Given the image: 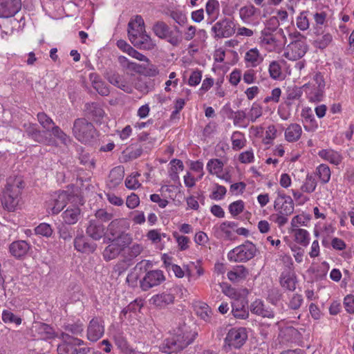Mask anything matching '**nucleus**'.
<instances>
[{
    "instance_id": "nucleus-1",
    "label": "nucleus",
    "mask_w": 354,
    "mask_h": 354,
    "mask_svg": "<svg viewBox=\"0 0 354 354\" xmlns=\"http://www.w3.org/2000/svg\"><path fill=\"white\" fill-rule=\"evenodd\" d=\"M195 336L196 334L191 332L189 327L183 324L177 328L172 337L165 340L162 351L168 354L178 352L192 344Z\"/></svg>"
},
{
    "instance_id": "nucleus-2",
    "label": "nucleus",
    "mask_w": 354,
    "mask_h": 354,
    "mask_svg": "<svg viewBox=\"0 0 354 354\" xmlns=\"http://www.w3.org/2000/svg\"><path fill=\"white\" fill-rule=\"evenodd\" d=\"M72 133L77 140L84 145L92 144L98 137V132L93 124L84 118L75 120Z\"/></svg>"
},
{
    "instance_id": "nucleus-3",
    "label": "nucleus",
    "mask_w": 354,
    "mask_h": 354,
    "mask_svg": "<svg viewBox=\"0 0 354 354\" xmlns=\"http://www.w3.org/2000/svg\"><path fill=\"white\" fill-rule=\"evenodd\" d=\"M129 229V224L127 220L115 219L108 225L106 239L111 242L118 241L123 243V245H128L132 241L131 236L127 233Z\"/></svg>"
},
{
    "instance_id": "nucleus-4",
    "label": "nucleus",
    "mask_w": 354,
    "mask_h": 354,
    "mask_svg": "<svg viewBox=\"0 0 354 354\" xmlns=\"http://www.w3.org/2000/svg\"><path fill=\"white\" fill-rule=\"evenodd\" d=\"M290 37L292 41L285 48L283 56L289 60H298L305 55L308 49L306 37L298 32L290 34Z\"/></svg>"
},
{
    "instance_id": "nucleus-5",
    "label": "nucleus",
    "mask_w": 354,
    "mask_h": 354,
    "mask_svg": "<svg viewBox=\"0 0 354 354\" xmlns=\"http://www.w3.org/2000/svg\"><path fill=\"white\" fill-rule=\"evenodd\" d=\"M302 88L310 102H319L324 97L325 81L321 73L314 75L313 79L303 85Z\"/></svg>"
},
{
    "instance_id": "nucleus-6",
    "label": "nucleus",
    "mask_w": 354,
    "mask_h": 354,
    "mask_svg": "<svg viewBox=\"0 0 354 354\" xmlns=\"http://www.w3.org/2000/svg\"><path fill=\"white\" fill-rule=\"evenodd\" d=\"M59 338L62 339V343L57 346L58 354H86L88 352V348H81L77 349V346L84 344V342L79 338L70 335L68 333L62 332Z\"/></svg>"
},
{
    "instance_id": "nucleus-7",
    "label": "nucleus",
    "mask_w": 354,
    "mask_h": 354,
    "mask_svg": "<svg viewBox=\"0 0 354 354\" xmlns=\"http://www.w3.org/2000/svg\"><path fill=\"white\" fill-rule=\"evenodd\" d=\"M257 250L254 243L246 241L230 250L227 254V258L230 261L247 262L255 257Z\"/></svg>"
},
{
    "instance_id": "nucleus-8",
    "label": "nucleus",
    "mask_w": 354,
    "mask_h": 354,
    "mask_svg": "<svg viewBox=\"0 0 354 354\" xmlns=\"http://www.w3.org/2000/svg\"><path fill=\"white\" fill-rule=\"evenodd\" d=\"M248 339L247 330L245 328H231L225 338V345L230 348H240Z\"/></svg>"
},
{
    "instance_id": "nucleus-9",
    "label": "nucleus",
    "mask_w": 354,
    "mask_h": 354,
    "mask_svg": "<svg viewBox=\"0 0 354 354\" xmlns=\"http://www.w3.org/2000/svg\"><path fill=\"white\" fill-rule=\"evenodd\" d=\"M274 202V209L281 214L291 215L294 212V203L290 196L283 191H278Z\"/></svg>"
},
{
    "instance_id": "nucleus-10",
    "label": "nucleus",
    "mask_w": 354,
    "mask_h": 354,
    "mask_svg": "<svg viewBox=\"0 0 354 354\" xmlns=\"http://www.w3.org/2000/svg\"><path fill=\"white\" fill-rule=\"evenodd\" d=\"M165 279L162 271L159 270L149 271L140 281V288L142 290L147 291L151 288L160 285Z\"/></svg>"
},
{
    "instance_id": "nucleus-11",
    "label": "nucleus",
    "mask_w": 354,
    "mask_h": 354,
    "mask_svg": "<svg viewBox=\"0 0 354 354\" xmlns=\"http://www.w3.org/2000/svg\"><path fill=\"white\" fill-rule=\"evenodd\" d=\"M212 31L214 33V37L217 38H227L232 36L234 32V23L228 19H223L217 21L212 27Z\"/></svg>"
},
{
    "instance_id": "nucleus-12",
    "label": "nucleus",
    "mask_w": 354,
    "mask_h": 354,
    "mask_svg": "<svg viewBox=\"0 0 354 354\" xmlns=\"http://www.w3.org/2000/svg\"><path fill=\"white\" fill-rule=\"evenodd\" d=\"M104 333V326L101 318L94 317L88 323L86 335L87 339L93 342L100 339Z\"/></svg>"
},
{
    "instance_id": "nucleus-13",
    "label": "nucleus",
    "mask_w": 354,
    "mask_h": 354,
    "mask_svg": "<svg viewBox=\"0 0 354 354\" xmlns=\"http://www.w3.org/2000/svg\"><path fill=\"white\" fill-rule=\"evenodd\" d=\"M68 201V194L62 191L51 195L50 199L47 202V208L50 209L52 214H57L66 206Z\"/></svg>"
},
{
    "instance_id": "nucleus-14",
    "label": "nucleus",
    "mask_w": 354,
    "mask_h": 354,
    "mask_svg": "<svg viewBox=\"0 0 354 354\" xmlns=\"http://www.w3.org/2000/svg\"><path fill=\"white\" fill-rule=\"evenodd\" d=\"M105 78L109 82L118 88L122 90L127 93H131L133 88L131 85L127 81L124 75H120L115 71H107L105 73Z\"/></svg>"
},
{
    "instance_id": "nucleus-15",
    "label": "nucleus",
    "mask_w": 354,
    "mask_h": 354,
    "mask_svg": "<svg viewBox=\"0 0 354 354\" xmlns=\"http://www.w3.org/2000/svg\"><path fill=\"white\" fill-rule=\"evenodd\" d=\"M21 8V0H0V18L11 17Z\"/></svg>"
},
{
    "instance_id": "nucleus-16",
    "label": "nucleus",
    "mask_w": 354,
    "mask_h": 354,
    "mask_svg": "<svg viewBox=\"0 0 354 354\" xmlns=\"http://www.w3.org/2000/svg\"><path fill=\"white\" fill-rule=\"evenodd\" d=\"M129 38L134 46L140 49L149 50H152L156 46L151 37L146 33V31L136 35L131 34Z\"/></svg>"
},
{
    "instance_id": "nucleus-17",
    "label": "nucleus",
    "mask_w": 354,
    "mask_h": 354,
    "mask_svg": "<svg viewBox=\"0 0 354 354\" xmlns=\"http://www.w3.org/2000/svg\"><path fill=\"white\" fill-rule=\"evenodd\" d=\"M232 313L236 319H245L249 317L248 301L243 297H239L232 302Z\"/></svg>"
},
{
    "instance_id": "nucleus-18",
    "label": "nucleus",
    "mask_w": 354,
    "mask_h": 354,
    "mask_svg": "<svg viewBox=\"0 0 354 354\" xmlns=\"http://www.w3.org/2000/svg\"><path fill=\"white\" fill-rule=\"evenodd\" d=\"M24 128L28 136L35 142L44 143L48 141L49 143L52 142L51 145H54L55 142L52 141L50 139L48 140L47 138L44 136V132L39 129L37 124L25 123L24 124Z\"/></svg>"
},
{
    "instance_id": "nucleus-19",
    "label": "nucleus",
    "mask_w": 354,
    "mask_h": 354,
    "mask_svg": "<svg viewBox=\"0 0 354 354\" xmlns=\"http://www.w3.org/2000/svg\"><path fill=\"white\" fill-rule=\"evenodd\" d=\"M86 234L95 241L100 240L105 234V227L97 219H91L86 230Z\"/></svg>"
},
{
    "instance_id": "nucleus-20",
    "label": "nucleus",
    "mask_w": 354,
    "mask_h": 354,
    "mask_svg": "<svg viewBox=\"0 0 354 354\" xmlns=\"http://www.w3.org/2000/svg\"><path fill=\"white\" fill-rule=\"evenodd\" d=\"M82 216L81 209L77 205H69L62 214L63 222L66 225H74Z\"/></svg>"
},
{
    "instance_id": "nucleus-21",
    "label": "nucleus",
    "mask_w": 354,
    "mask_h": 354,
    "mask_svg": "<svg viewBox=\"0 0 354 354\" xmlns=\"http://www.w3.org/2000/svg\"><path fill=\"white\" fill-rule=\"evenodd\" d=\"M264 57L257 48L248 50L244 55V62L246 67L255 68L263 62Z\"/></svg>"
},
{
    "instance_id": "nucleus-22",
    "label": "nucleus",
    "mask_w": 354,
    "mask_h": 354,
    "mask_svg": "<svg viewBox=\"0 0 354 354\" xmlns=\"http://www.w3.org/2000/svg\"><path fill=\"white\" fill-rule=\"evenodd\" d=\"M30 248L28 243L25 241H17L12 242L9 246V251L12 256L16 259H23Z\"/></svg>"
},
{
    "instance_id": "nucleus-23",
    "label": "nucleus",
    "mask_w": 354,
    "mask_h": 354,
    "mask_svg": "<svg viewBox=\"0 0 354 354\" xmlns=\"http://www.w3.org/2000/svg\"><path fill=\"white\" fill-rule=\"evenodd\" d=\"M318 156L324 160L334 165H339L343 160V156L339 151L331 148L322 149L318 152Z\"/></svg>"
},
{
    "instance_id": "nucleus-24",
    "label": "nucleus",
    "mask_w": 354,
    "mask_h": 354,
    "mask_svg": "<svg viewBox=\"0 0 354 354\" xmlns=\"http://www.w3.org/2000/svg\"><path fill=\"white\" fill-rule=\"evenodd\" d=\"M250 311L252 313L262 317L273 318L274 317V312L267 308L260 299H256L251 304Z\"/></svg>"
},
{
    "instance_id": "nucleus-25",
    "label": "nucleus",
    "mask_w": 354,
    "mask_h": 354,
    "mask_svg": "<svg viewBox=\"0 0 354 354\" xmlns=\"http://www.w3.org/2000/svg\"><path fill=\"white\" fill-rule=\"evenodd\" d=\"M127 245H123V243L113 241L107 245L102 252L104 259L106 261H110L115 259L120 253L124 250Z\"/></svg>"
},
{
    "instance_id": "nucleus-26",
    "label": "nucleus",
    "mask_w": 354,
    "mask_h": 354,
    "mask_svg": "<svg viewBox=\"0 0 354 354\" xmlns=\"http://www.w3.org/2000/svg\"><path fill=\"white\" fill-rule=\"evenodd\" d=\"M23 181L20 178H9L7 180V183L3 193L13 195L14 196H19L21 191L23 188Z\"/></svg>"
},
{
    "instance_id": "nucleus-27",
    "label": "nucleus",
    "mask_w": 354,
    "mask_h": 354,
    "mask_svg": "<svg viewBox=\"0 0 354 354\" xmlns=\"http://www.w3.org/2000/svg\"><path fill=\"white\" fill-rule=\"evenodd\" d=\"M89 80L92 86L101 95L107 96L109 93V88L106 84L101 80L100 77L95 73L89 74Z\"/></svg>"
},
{
    "instance_id": "nucleus-28",
    "label": "nucleus",
    "mask_w": 354,
    "mask_h": 354,
    "mask_svg": "<svg viewBox=\"0 0 354 354\" xmlns=\"http://www.w3.org/2000/svg\"><path fill=\"white\" fill-rule=\"evenodd\" d=\"M302 134V128L300 124L292 123L285 130V139L289 142H295L299 140Z\"/></svg>"
},
{
    "instance_id": "nucleus-29",
    "label": "nucleus",
    "mask_w": 354,
    "mask_h": 354,
    "mask_svg": "<svg viewBox=\"0 0 354 354\" xmlns=\"http://www.w3.org/2000/svg\"><path fill=\"white\" fill-rule=\"evenodd\" d=\"M174 301V296L173 294L166 292L153 295L150 299L151 303L158 308H164L172 304Z\"/></svg>"
},
{
    "instance_id": "nucleus-30",
    "label": "nucleus",
    "mask_w": 354,
    "mask_h": 354,
    "mask_svg": "<svg viewBox=\"0 0 354 354\" xmlns=\"http://www.w3.org/2000/svg\"><path fill=\"white\" fill-rule=\"evenodd\" d=\"M301 116L304 120V123L308 124L305 125V129L308 131H315L317 129L318 124L315 119L313 111L310 107H305L301 110Z\"/></svg>"
},
{
    "instance_id": "nucleus-31",
    "label": "nucleus",
    "mask_w": 354,
    "mask_h": 354,
    "mask_svg": "<svg viewBox=\"0 0 354 354\" xmlns=\"http://www.w3.org/2000/svg\"><path fill=\"white\" fill-rule=\"evenodd\" d=\"M86 113L93 120L99 121L104 115V111L97 103H88L85 105Z\"/></svg>"
},
{
    "instance_id": "nucleus-32",
    "label": "nucleus",
    "mask_w": 354,
    "mask_h": 354,
    "mask_svg": "<svg viewBox=\"0 0 354 354\" xmlns=\"http://www.w3.org/2000/svg\"><path fill=\"white\" fill-rule=\"evenodd\" d=\"M248 269L243 265L236 266L227 272V278L232 282H238L245 279L248 275Z\"/></svg>"
},
{
    "instance_id": "nucleus-33",
    "label": "nucleus",
    "mask_w": 354,
    "mask_h": 354,
    "mask_svg": "<svg viewBox=\"0 0 354 354\" xmlns=\"http://www.w3.org/2000/svg\"><path fill=\"white\" fill-rule=\"evenodd\" d=\"M236 227V223L232 221L223 222L218 227H216L217 231L221 233V235L226 239H234V232Z\"/></svg>"
},
{
    "instance_id": "nucleus-34",
    "label": "nucleus",
    "mask_w": 354,
    "mask_h": 354,
    "mask_svg": "<svg viewBox=\"0 0 354 354\" xmlns=\"http://www.w3.org/2000/svg\"><path fill=\"white\" fill-rule=\"evenodd\" d=\"M223 162L218 158L210 159L207 163V169L210 174L216 175L221 179H225V176L222 175L223 169Z\"/></svg>"
},
{
    "instance_id": "nucleus-35",
    "label": "nucleus",
    "mask_w": 354,
    "mask_h": 354,
    "mask_svg": "<svg viewBox=\"0 0 354 354\" xmlns=\"http://www.w3.org/2000/svg\"><path fill=\"white\" fill-rule=\"evenodd\" d=\"M145 31V22L140 15H136L128 24V35H136Z\"/></svg>"
},
{
    "instance_id": "nucleus-36",
    "label": "nucleus",
    "mask_w": 354,
    "mask_h": 354,
    "mask_svg": "<svg viewBox=\"0 0 354 354\" xmlns=\"http://www.w3.org/2000/svg\"><path fill=\"white\" fill-rule=\"evenodd\" d=\"M1 202L4 209L9 212H12L19 203V196H14L13 195L2 192Z\"/></svg>"
},
{
    "instance_id": "nucleus-37",
    "label": "nucleus",
    "mask_w": 354,
    "mask_h": 354,
    "mask_svg": "<svg viewBox=\"0 0 354 354\" xmlns=\"http://www.w3.org/2000/svg\"><path fill=\"white\" fill-rule=\"evenodd\" d=\"M291 232L293 234L295 241L301 245L306 247L309 244L310 234L304 229L295 228L291 229Z\"/></svg>"
},
{
    "instance_id": "nucleus-38",
    "label": "nucleus",
    "mask_w": 354,
    "mask_h": 354,
    "mask_svg": "<svg viewBox=\"0 0 354 354\" xmlns=\"http://www.w3.org/2000/svg\"><path fill=\"white\" fill-rule=\"evenodd\" d=\"M220 4L217 0H207L205 4V12L209 19L214 21L219 15Z\"/></svg>"
},
{
    "instance_id": "nucleus-39",
    "label": "nucleus",
    "mask_w": 354,
    "mask_h": 354,
    "mask_svg": "<svg viewBox=\"0 0 354 354\" xmlns=\"http://www.w3.org/2000/svg\"><path fill=\"white\" fill-rule=\"evenodd\" d=\"M35 327L36 331L42 339H50L55 337L53 328L46 324L38 323Z\"/></svg>"
},
{
    "instance_id": "nucleus-40",
    "label": "nucleus",
    "mask_w": 354,
    "mask_h": 354,
    "mask_svg": "<svg viewBox=\"0 0 354 354\" xmlns=\"http://www.w3.org/2000/svg\"><path fill=\"white\" fill-rule=\"evenodd\" d=\"M75 248L81 252H92L95 250L94 245L87 243L83 236H77L74 239Z\"/></svg>"
},
{
    "instance_id": "nucleus-41",
    "label": "nucleus",
    "mask_w": 354,
    "mask_h": 354,
    "mask_svg": "<svg viewBox=\"0 0 354 354\" xmlns=\"http://www.w3.org/2000/svg\"><path fill=\"white\" fill-rule=\"evenodd\" d=\"M316 176L322 184L329 182L331 176L330 167L326 164H321L316 168Z\"/></svg>"
},
{
    "instance_id": "nucleus-42",
    "label": "nucleus",
    "mask_w": 354,
    "mask_h": 354,
    "mask_svg": "<svg viewBox=\"0 0 354 354\" xmlns=\"http://www.w3.org/2000/svg\"><path fill=\"white\" fill-rule=\"evenodd\" d=\"M232 149L238 151L243 149L246 144L245 135L240 131H234L231 136Z\"/></svg>"
},
{
    "instance_id": "nucleus-43",
    "label": "nucleus",
    "mask_w": 354,
    "mask_h": 354,
    "mask_svg": "<svg viewBox=\"0 0 354 354\" xmlns=\"http://www.w3.org/2000/svg\"><path fill=\"white\" fill-rule=\"evenodd\" d=\"M124 177V169L121 167H117L111 170L109 175V180L111 186L115 187L119 185Z\"/></svg>"
},
{
    "instance_id": "nucleus-44",
    "label": "nucleus",
    "mask_w": 354,
    "mask_h": 354,
    "mask_svg": "<svg viewBox=\"0 0 354 354\" xmlns=\"http://www.w3.org/2000/svg\"><path fill=\"white\" fill-rule=\"evenodd\" d=\"M229 119L233 120L234 126L246 127L247 124H244L246 118V113L243 110L234 111L230 110V115L227 116Z\"/></svg>"
},
{
    "instance_id": "nucleus-45",
    "label": "nucleus",
    "mask_w": 354,
    "mask_h": 354,
    "mask_svg": "<svg viewBox=\"0 0 354 354\" xmlns=\"http://www.w3.org/2000/svg\"><path fill=\"white\" fill-rule=\"evenodd\" d=\"M154 34L160 39H166L169 35V28L163 21H157L153 26Z\"/></svg>"
},
{
    "instance_id": "nucleus-46",
    "label": "nucleus",
    "mask_w": 354,
    "mask_h": 354,
    "mask_svg": "<svg viewBox=\"0 0 354 354\" xmlns=\"http://www.w3.org/2000/svg\"><path fill=\"white\" fill-rule=\"evenodd\" d=\"M281 286L290 291H293L296 288L295 278L290 274H282L280 277Z\"/></svg>"
},
{
    "instance_id": "nucleus-47",
    "label": "nucleus",
    "mask_w": 354,
    "mask_h": 354,
    "mask_svg": "<svg viewBox=\"0 0 354 354\" xmlns=\"http://www.w3.org/2000/svg\"><path fill=\"white\" fill-rule=\"evenodd\" d=\"M52 133V135L59 140L62 144L64 145H68L71 141V139L69 136H68L66 133H65L59 127L55 125L53 126L52 129L50 131Z\"/></svg>"
},
{
    "instance_id": "nucleus-48",
    "label": "nucleus",
    "mask_w": 354,
    "mask_h": 354,
    "mask_svg": "<svg viewBox=\"0 0 354 354\" xmlns=\"http://www.w3.org/2000/svg\"><path fill=\"white\" fill-rule=\"evenodd\" d=\"M115 344L124 354H136V351L129 346L127 341L122 336L115 337Z\"/></svg>"
},
{
    "instance_id": "nucleus-49",
    "label": "nucleus",
    "mask_w": 354,
    "mask_h": 354,
    "mask_svg": "<svg viewBox=\"0 0 354 354\" xmlns=\"http://www.w3.org/2000/svg\"><path fill=\"white\" fill-rule=\"evenodd\" d=\"M257 12V9L253 6H246L239 10V16L243 21H249Z\"/></svg>"
},
{
    "instance_id": "nucleus-50",
    "label": "nucleus",
    "mask_w": 354,
    "mask_h": 354,
    "mask_svg": "<svg viewBox=\"0 0 354 354\" xmlns=\"http://www.w3.org/2000/svg\"><path fill=\"white\" fill-rule=\"evenodd\" d=\"M261 46L265 48L268 52H274L279 48V41L273 34L268 38L260 43Z\"/></svg>"
},
{
    "instance_id": "nucleus-51",
    "label": "nucleus",
    "mask_w": 354,
    "mask_h": 354,
    "mask_svg": "<svg viewBox=\"0 0 354 354\" xmlns=\"http://www.w3.org/2000/svg\"><path fill=\"white\" fill-rule=\"evenodd\" d=\"M37 120L46 131H50L55 126L53 120L44 112L37 114Z\"/></svg>"
},
{
    "instance_id": "nucleus-52",
    "label": "nucleus",
    "mask_w": 354,
    "mask_h": 354,
    "mask_svg": "<svg viewBox=\"0 0 354 354\" xmlns=\"http://www.w3.org/2000/svg\"><path fill=\"white\" fill-rule=\"evenodd\" d=\"M227 192L225 187L218 183L214 185L212 192L209 195V198L214 201H221L224 198Z\"/></svg>"
},
{
    "instance_id": "nucleus-53",
    "label": "nucleus",
    "mask_w": 354,
    "mask_h": 354,
    "mask_svg": "<svg viewBox=\"0 0 354 354\" xmlns=\"http://www.w3.org/2000/svg\"><path fill=\"white\" fill-rule=\"evenodd\" d=\"M35 232L37 235L49 238L53 233L51 225L46 223H41L35 228Z\"/></svg>"
},
{
    "instance_id": "nucleus-54",
    "label": "nucleus",
    "mask_w": 354,
    "mask_h": 354,
    "mask_svg": "<svg viewBox=\"0 0 354 354\" xmlns=\"http://www.w3.org/2000/svg\"><path fill=\"white\" fill-rule=\"evenodd\" d=\"M196 312L198 316L205 322H209L212 315V310L206 304H200L196 306Z\"/></svg>"
},
{
    "instance_id": "nucleus-55",
    "label": "nucleus",
    "mask_w": 354,
    "mask_h": 354,
    "mask_svg": "<svg viewBox=\"0 0 354 354\" xmlns=\"http://www.w3.org/2000/svg\"><path fill=\"white\" fill-rule=\"evenodd\" d=\"M140 176L138 172L132 173L131 175L127 177L125 180V185L129 189H136L141 186V183L138 180V178Z\"/></svg>"
},
{
    "instance_id": "nucleus-56",
    "label": "nucleus",
    "mask_w": 354,
    "mask_h": 354,
    "mask_svg": "<svg viewBox=\"0 0 354 354\" xmlns=\"http://www.w3.org/2000/svg\"><path fill=\"white\" fill-rule=\"evenodd\" d=\"M84 324L80 320L75 323L68 324L64 326L65 330L71 333L73 335H81L84 331Z\"/></svg>"
},
{
    "instance_id": "nucleus-57",
    "label": "nucleus",
    "mask_w": 354,
    "mask_h": 354,
    "mask_svg": "<svg viewBox=\"0 0 354 354\" xmlns=\"http://www.w3.org/2000/svg\"><path fill=\"white\" fill-rule=\"evenodd\" d=\"M268 72L272 79H279L281 75V66L279 62L277 61H272L268 66Z\"/></svg>"
},
{
    "instance_id": "nucleus-58",
    "label": "nucleus",
    "mask_w": 354,
    "mask_h": 354,
    "mask_svg": "<svg viewBox=\"0 0 354 354\" xmlns=\"http://www.w3.org/2000/svg\"><path fill=\"white\" fill-rule=\"evenodd\" d=\"M68 225L62 224L58 227V234L60 239L64 241H71L74 234V230L67 226Z\"/></svg>"
},
{
    "instance_id": "nucleus-59",
    "label": "nucleus",
    "mask_w": 354,
    "mask_h": 354,
    "mask_svg": "<svg viewBox=\"0 0 354 354\" xmlns=\"http://www.w3.org/2000/svg\"><path fill=\"white\" fill-rule=\"evenodd\" d=\"M316 187V180L312 176L308 175L304 182V184L301 185V189L304 192L312 193L315 190Z\"/></svg>"
},
{
    "instance_id": "nucleus-60",
    "label": "nucleus",
    "mask_w": 354,
    "mask_h": 354,
    "mask_svg": "<svg viewBox=\"0 0 354 354\" xmlns=\"http://www.w3.org/2000/svg\"><path fill=\"white\" fill-rule=\"evenodd\" d=\"M333 41V36L330 33H325L319 37L315 41V46L320 48H326Z\"/></svg>"
},
{
    "instance_id": "nucleus-61",
    "label": "nucleus",
    "mask_w": 354,
    "mask_h": 354,
    "mask_svg": "<svg viewBox=\"0 0 354 354\" xmlns=\"http://www.w3.org/2000/svg\"><path fill=\"white\" fill-rule=\"evenodd\" d=\"M173 236L175 238L180 250L184 251L189 248L190 240L187 236L180 235L177 232H173Z\"/></svg>"
},
{
    "instance_id": "nucleus-62",
    "label": "nucleus",
    "mask_w": 354,
    "mask_h": 354,
    "mask_svg": "<svg viewBox=\"0 0 354 354\" xmlns=\"http://www.w3.org/2000/svg\"><path fill=\"white\" fill-rule=\"evenodd\" d=\"M245 207L244 202L241 200L236 201L230 204L228 209L232 216H236L241 214Z\"/></svg>"
},
{
    "instance_id": "nucleus-63",
    "label": "nucleus",
    "mask_w": 354,
    "mask_h": 354,
    "mask_svg": "<svg viewBox=\"0 0 354 354\" xmlns=\"http://www.w3.org/2000/svg\"><path fill=\"white\" fill-rule=\"evenodd\" d=\"M1 318L5 323H15L17 325L21 324V319L15 316L11 311L8 310H4L2 312Z\"/></svg>"
},
{
    "instance_id": "nucleus-64",
    "label": "nucleus",
    "mask_w": 354,
    "mask_h": 354,
    "mask_svg": "<svg viewBox=\"0 0 354 354\" xmlns=\"http://www.w3.org/2000/svg\"><path fill=\"white\" fill-rule=\"evenodd\" d=\"M79 160L81 164L88 169H93L95 167V161L93 158H91L90 154L87 152L82 151L81 153H80Z\"/></svg>"
}]
</instances>
